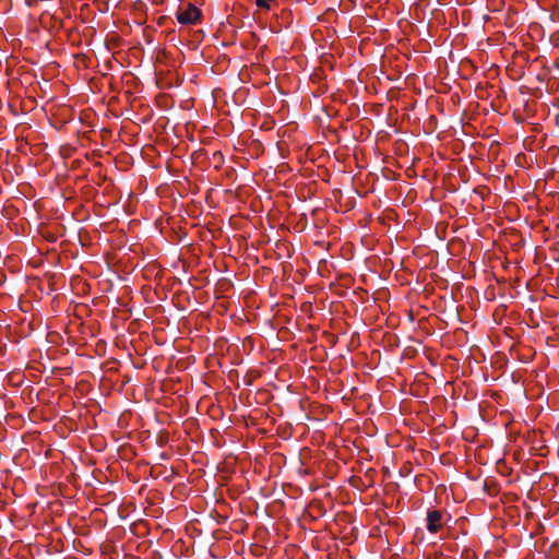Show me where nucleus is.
<instances>
[{"label": "nucleus", "mask_w": 559, "mask_h": 559, "mask_svg": "<svg viewBox=\"0 0 559 559\" xmlns=\"http://www.w3.org/2000/svg\"><path fill=\"white\" fill-rule=\"evenodd\" d=\"M176 19L181 25H193L201 20V11L194 4L189 3L178 9Z\"/></svg>", "instance_id": "obj_1"}, {"label": "nucleus", "mask_w": 559, "mask_h": 559, "mask_svg": "<svg viewBox=\"0 0 559 559\" xmlns=\"http://www.w3.org/2000/svg\"><path fill=\"white\" fill-rule=\"evenodd\" d=\"M442 527V513L438 510L429 511L427 514V530L437 533Z\"/></svg>", "instance_id": "obj_2"}]
</instances>
